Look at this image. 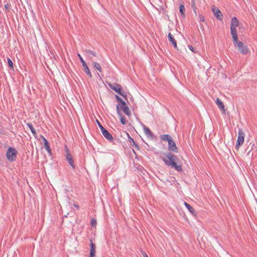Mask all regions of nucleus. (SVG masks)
<instances>
[{"mask_svg": "<svg viewBox=\"0 0 257 257\" xmlns=\"http://www.w3.org/2000/svg\"><path fill=\"white\" fill-rule=\"evenodd\" d=\"M102 135L109 142H112L113 139L112 135L105 128H103L101 130Z\"/></svg>", "mask_w": 257, "mask_h": 257, "instance_id": "obj_10", "label": "nucleus"}, {"mask_svg": "<svg viewBox=\"0 0 257 257\" xmlns=\"http://www.w3.org/2000/svg\"><path fill=\"white\" fill-rule=\"evenodd\" d=\"M44 148H45V149H46V150L47 149H48V150H49V148H50V146H49V142H48V143H46V144H44Z\"/></svg>", "mask_w": 257, "mask_h": 257, "instance_id": "obj_33", "label": "nucleus"}, {"mask_svg": "<svg viewBox=\"0 0 257 257\" xmlns=\"http://www.w3.org/2000/svg\"><path fill=\"white\" fill-rule=\"evenodd\" d=\"M127 134L128 136V142H130L131 145L132 147H134L136 150H140V146H139V145H138L136 143V142L134 141V140L132 138H131L128 134Z\"/></svg>", "mask_w": 257, "mask_h": 257, "instance_id": "obj_14", "label": "nucleus"}, {"mask_svg": "<svg viewBox=\"0 0 257 257\" xmlns=\"http://www.w3.org/2000/svg\"><path fill=\"white\" fill-rule=\"evenodd\" d=\"M108 86L110 88H111L112 89H113L115 92L118 93L121 95L124 96H126V95H124L123 93L121 91V87L120 85L115 83V84H111L108 83Z\"/></svg>", "mask_w": 257, "mask_h": 257, "instance_id": "obj_5", "label": "nucleus"}, {"mask_svg": "<svg viewBox=\"0 0 257 257\" xmlns=\"http://www.w3.org/2000/svg\"><path fill=\"white\" fill-rule=\"evenodd\" d=\"M90 257H94L95 255V244L93 243L92 238L90 239Z\"/></svg>", "mask_w": 257, "mask_h": 257, "instance_id": "obj_12", "label": "nucleus"}, {"mask_svg": "<svg viewBox=\"0 0 257 257\" xmlns=\"http://www.w3.org/2000/svg\"><path fill=\"white\" fill-rule=\"evenodd\" d=\"M17 154L18 152L16 149L10 147L6 153L7 158L9 161L13 162L16 160Z\"/></svg>", "mask_w": 257, "mask_h": 257, "instance_id": "obj_3", "label": "nucleus"}, {"mask_svg": "<svg viewBox=\"0 0 257 257\" xmlns=\"http://www.w3.org/2000/svg\"><path fill=\"white\" fill-rule=\"evenodd\" d=\"M188 47H189V49H190L191 51H192V52H195L194 51V47H193L192 46H191V45H189Z\"/></svg>", "mask_w": 257, "mask_h": 257, "instance_id": "obj_36", "label": "nucleus"}, {"mask_svg": "<svg viewBox=\"0 0 257 257\" xmlns=\"http://www.w3.org/2000/svg\"><path fill=\"white\" fill-rule=\"evenodd\" d=\"M142 254L143 255L144 257H149L144 251L142 252Z\"/></svg>", "mask_w": 257, "mask_h": 257, "instance_id": "obj_37", "label": "nucleus"}, {"mask_svg": "<svg viewBox=\"0 0 257 257\" xmlns=\"http://www.w3.org/2000/svg\"><path fill=\"white\" fill-rule=\"evenodd\" d=\"M161 139L163 141H167L168 142L172 140L171 136L167 134L161 135Z\"/></svg>", "mask_w": 257, "mask_h": 257, "instance_id": "obj_20", "label": "nucleus"}, {"mask_svg": "<svg viewBox=\"0 0 257 257\" xmlns=\"http://www.w3.org/2000/svg\"><path fill=\"white\" fill-rule=\"evenodd\" d=\"M216 103L221 111H224V106L222 101L218 98L216 99Z\"/></svg>", "mask_w": 257, "mask_h": 257, "instance_id": "obj_17", "label": "nucleus"}, {"mask_svg": "<svg viewBox=\"0 0 257 257\" xmlns=\"http://www.w3.org/2000/svg\"><path fill=\"white\" fill-rule=\"evenodd\" d=\"M27 126L29 127V128L30 129V130L31 131L33 128H34V127H33L32 124L30 122H27Z\"/></svg>", "mask_w": 257, "mask_h": 257, "instance_id": "obj_34", "label": "nucleus"}, {"mask_svg": "<svg viewBox=\"0 0 257 257\" xmlns=\"http://www.w3.org/2000/svg\"><path fill=\"white\" fill-rule=\"evenodd\" d=\"M128 117H130L132 113H125Z\"/></svg>", "mask_w": 257, "mask_h": 257, "instance_id": "obj_39", "label": "nucleus"}, {"mask_svg": "<svg viewBox=\"0 0 257 257\" xmlns=\"http://www.w3.org/2000/svg\"><path fill=\"white\" fill-rule=\"evenodd\" d=\"M179 11H180V12L182 15V16L184 18H185V7L183 5H180V8H179Z\"/></svg>", "mask_w": 257, "mask_h": 257, "instance_id": "obj_21", "label": "nucleus"}, {"mask_svg": "<svg viewBox=\"0 0 257 257\" xmlns=\"http://www.w3.org/2000/svg\"><path fill=\"white\" fill-rule=\"evenodd\" d=\"M184 205L193 215L196 216L195 209L191 205L186 202H184Z\"/></svg>", "mask_w": 257, "mask_h": 257, "instance_id": "obj_18", "label": "nucleus"}, {"mask_svg": "<svg viewBox=\"0 0 257 257\" xmlns=\"http://www.w3.org/2000/svg\"><path fill=\"white\" fill-rule=\"evenodd\" d=\"M165 156L162 158V160L166 165L171 166L179 172L183 171L179 160L176 155L171 152H168L165 154Z\"/></svg>", "mask_w": 257, "mask_h": 257, "instance_id": "obj_1", "label": "nucleus"}, {"mask_svg": "<svg viewBox=\"0 0 257 257\" xmlns=\"http://www.w3.org/2000/svg\"><path fill=\"white\" fill-rule=\"evenodd\" d=\"M96 122L97 123V124L98 125L99 127L100 128V130H101L102 128H104L102 125L100 123V122H99V121L96 118Z\"/></svg>", "mask_w": 257, "mask_h": 257, "instance_id": "obj_27", "label": "nucleus"}, {"mask_svg": "<svg viewBox=\"0 0 257 257\" xmlns=\"http://www.w3.org/2000/svg\"><path fill=\"white\" fill-rule=\"evenodd\" d=\"M65 151L66 152V155H68V154H71L66 145L65 146Z\"/></svg>", "mask_w": 257, "mask_h": 257, "instance_id": "obj_29", "label": "nucleus"}, {"mask_svg": "<svg viewBox=\"0 0 257 257\" xmlns=\"http://www.w3.org/2000/svg\"><path fill=\"white\" fill-rule=\"evenodd\" d=\"M144 130L145 135L147 136L148 138H150L152 140L154 139L155 136H154L152 131L149 127H147L145 125H144Z\"/></svg>", "mask_w": 257, "mask_h": 257, "instance_id": "obj_11", "label": "nucleus"}, {"mask_svg": "<svg viewBox=\"0 0 257 257\" xmlns=\"http://www.w3.org/2000/svg\"><path fill=\"white\" fill-rule=\"evenodd\" d=\"M5 7L6 8L8 9V7L7 6V5H5Z\"/></svg>", "mask_w": 257, "mask_h": 257, "instance_id": "obj_42", "label": "nucleus"}, {"mask_svg": "<svg viewBox=\"0 0 257 257\" xmlns=\"http://www.w3.org/2000/svg\"><path fill=\"white\" fill-rule=\"evenodd\" d=\"M245 134L241 128H238V137L236 143L235 148L238 150L241 146H242L244 142Z\"/></svg>", "mask_w": 257, "mask_h": 257, "instance_id": "obj_4", "label": "nucleus"}, {"mask_svg": "<svg viewBox=\"0 0 257 257\" xmlns=\"http://www.w3.org/2000/svg\"><path fill=\"white\" fill-rule=\"evenodd\" d=\"M120 117V120L122 124H125L126 123V120L124 115H122V113H118Z\"/></svg>", "mask_w": 257, "mask_h": 257, "instance_id": "obj_22", "label": "nucleus"}, {"mask_svg": "<svg viewBox=\"0 0 257 257\" xmlns=\"http://www.w3.org/2000/svg\"><path fill=\"white\" fill-rule=\"evenodd\" d=\"M199 20H200V21H201V22H204L205 21V18H204V17L202 15L199 14Z\"/></svg>", "mask_w": 257, "mask_h": 257, "instance_id": "obj_32", "label": "nucleus"}, {"mask_svg": "<svg viewBox=\"0 0 257 257\" xmlns=\"http://www.w3.org/2000/svg\"><path fill=\"white\" fill-rule=\"evenodd\" d=\"M168 39H169V41L172 43V44L173 45L174 47L175 48H177V45L176 41L175 40V39L173 37L172 35L170 33H169V34H168Z\"/></svg>", "mask_w": 257, "mask_h": 257, "instance_id": "obj_19", "label": "nucleus"}, {"mask_svg": "<svg viewBox=\"0 0 257 257\" xmlns=\"http://www.w3.org/2000/svg\"><path fill=\"white\" fill-rule=\"evenodd\" d=\"M7 60H8V63L9 66L11 68L13 69L14 65H13V62L12 61V60L9 58H8Z\"/></svg>", "mask_w": 257, "mask_h": 257, "instance_id": "obj_25", "label": "nucleus"}, {"mask_svg": "<svg viewBox=\"0 0 257 257\" xmlns=\"http://www.w3.org/2000/svg\"><path fill=\"white\" fill-rule=\"evenodd\" d=\"M192 7L193 9V11L195 13V14H196L197 13V12H196V6H195V1H193L192 2Z\"/></svg>", "mask_w": 257, "mask_h": 257, "instance_id": "obj_26", "label": "nucleus"}, {"mask_svg": "<svg viewBox=\"0 0 257 257\" xmlns=\"http://www.w3.org/2000/svg\"><path fill=\"white\" fill-rule=\"evenodd\" d=\"M238 25L239 21L238 19L235 17H233L231 19L230 27L236 28Z\"/></svg>", "mask_w": 257, "mask_h": 257, "instance_id": "obj_16", "label": "nucleus"}, {"mask_svg": "<svg viewBox=\"0 0 257 257\" xmlns=\"http://www.w3.org/2000/svg\"><path fill=\"white\" fill-rule=\"evenodd\" d=\"M94 67L97 69L100 72H102V69L100 64L97 62H94L93 63Z\"/></svg>", "mask_w": 257, "mask_h": 257, "instance_id": "obj_23", "label": "nucleus"}, {"mask_svg": "<svg viewBox=\"0 0 257 257\" xmlns=\"http://www.w3.org/2000/svg\"><path fill=\"white\" fill-rule=\"evenodd\" d=\"M116 98H117L118 99H119V100H121V99H120L119 97H118L117 96H116Z\"/></svg>", "mask_w": 257, "mask_h": 257, "instance_id": "obj_41", "label": "nucleus"}, {"mask_svg": "<svg viewBox=\"0 0 257 257\" xmlns=\"http://www.w3.org/2000/svg\"><path fill=\"white\" fill-rule=\"evenodd\" d=\"M66 159L68 162L69 165L71 166L73 169L75 168V165L74 162L73 158L71 154H68L66 155Z\"/></svg>", "mask_w": 257, "mask_h": 257, "instance_id": "obj_13", "label": "nucleus"}, {"mask_svg": "<svg viewBox=\"0 0 257 257\" xmlns=\"http://www.w3.org/2000/svg\"><path fill=\"white\" fill-rule=\"evenodd\" d=\"M85 52L86 53H87L88 54H89L90 55V56H96V53L92 50H89V49H86Z\"/></svg>", "mask_w": 257, "mask_h": 257, "instance_id": "obj_24", "label": "nucleus"}, {"mask_svg": "<svg viewBox=\"0 0 257 257\" xmlns=\"http://www.w3.org/2000/svg\"><path fill=\"white\" fill-rule=\"evenodd\" d=\"M31 131L32 133L33 134V136L35 138H37V133H36V131L35 129L34 128Z\"/></svg>", "mask_w": 257, "mask_h": 257, "instance_id": "obj_31", "label": "nucleus"}, {"mask_svg": "<svg viewBox=\"0 0 257 257\" xmlns=\"http://www.w3.org/2000/svg\"><path fill=\"white\" fill-rule=\"evenodd\" d=\"M78 57L79 58V59L80 60V61H81V62L82 63V65L83 67L84 68V71L87 73V74L89 76V77L90 78H91L92 77V75H91V73L90 72V71L88 67L87 66V65L85 63V61H84V60L82 58L81 56L79 54H78Z\"/></svg>", "mask_w": 257, "mask_h": 257, "instance_id": "obj_7", "label": "nucleus"}, {"mask_svg": "<svg viewBox=\"0 0 257 257\" xmlns=\"http://www.w3.org/2000/svg\"><path fill=\"white\" fill-rule=\"evenodd\" d=\"M46 151L50 154H52V152H51V149L50 148H49V149H47Z\"/></svg>", "mask_w": 257, "mask_h": 257, "instance_id": "obj_38", "label": "nucleus"}, {"mask_svg": "<svg viewBox=\"0 0 257 257\" xmlns=\"http://www.w3.org/2000/svg\"><path fill=\"white\" fill-rule=\"evenodd\" d=\"M233 44L239 53L242 55H246L249 52V49L243 42L239 41H233Z\"/></svg>", "mask_w": 257, "mask_h": 257, "instance_id": "obj_2", "label": "nucleus"}, {"mask_svg": "<svg viewBox=\"0 0 257 257\" xmlns=\"http://www.w3.org/2000/svg\"><path fill=\"white\" fill-rule=\"evenodd\" d=\"M96 220L92 218L91 220V224L92 226H94L96 225Z\"/></svg>", "mask_w": 257, "mask_h": 257, "instance_id": "obj_28", "label": "nucleus"}, {"mask_svg": "<svg viewBox=\"0 0 257 257\" xmlns=\"http://www.w3.org/2000/svg\"><path fill=\"white\" fill-rule=\"evenodd\" d=\"M136 117L137 119L139 120V118L137 117V116H136Z\"/></svg>", "mask_w": 257, "mask_h": 257, "instance_id": "obj_43", "label": "nucleus"}, {"mask_svg": "<svg viewBox=\"0 0 257 257\" xmlns=\"http://www.w3.org/2000/svg\"><path fill=\"white\" fill-rule=\"evenodd\" d=\"M168 150L170 151H172L174 153H177L178 152V148L176 146V145L174 141L170 140L168 142Z\"/></svg>", "mask_w": 257, "mask_h": 257, "instance_id": "obj_8", "label": "nucleus"}, {"mask_svg": "<svg viewBox=\"0 0 257 257\" xmlns=\"http://www.w3.org/2000/svg\"><path fill=\"white\" fill-rule=\"evenodd\" d=\"M65 151L66 152V155H68V154H71L66 145L65 146Z\"/></svg>", "mask_w": 257, "mask_h": 257, "instance_id": "obj_30", "label": "nucleus"}, {"mask_svg": "<svg viewBox=\"0 0 257 257\" xmlns=\"http://www.w3.org/2000/svg\"><path fill=\"white\" fill-rule=\"evenodd\" d=\"M74 206L76 207L77 208H79V206L78 205L74 204Z\"/></svg>", "mask_w": 257, "mask_h": 257, "instance_id": "obj_40", "label": "nucleus"}, {"mask_svg": "<svg viewBox=\"0 0 257 257\" xmlns=\"http://www.w3.org/2000/svg\"><path fill=\"white\" fill-rule=\"evenodd\" d=\"M118 111L122 110L123 112H128L129 108L125 102L123 101H120V103L117 106Z\"/></svg>", "mask_w": 257, "mask_h": 257, "instance_id": "obj_9", "label": "nucleus"}, {"mask_svg": "<svg viewBox=\"0 0 257 257\" xmlns=\"http://www.w3.org/2000/svg\"><path fill=\"white\" fill-rule=\"evenodd\" d=\"M212 11L213 12V13L214 15L216 17V18L219 20H222L223 15L221 12V11L219 10V9L213 6L212 8Z\"/></svg>", "mask_w": 257, "mask_h": 257, "instance_id": "obj_6", "label": "nucleus"}, {"mask_svg": "<svg viewBox=\"0 0 257 257\" xmlns=\"http://www.w3.org/2000/svg\"><path fill=\"white\" fill-rule=\"evenodd\" d=\"M231 34L232 35V40L233 41H236L238 39V36L237 34L236 28L230 27Z\"/></svg>", "mask_w": 257, "mask_h": 257, "instance_id": "obj_15", "label": "nucleus"}, {"mask_svg": "<svg viewBox=\"0 0 257 257\" xmlns=\"http://www.w3.org/2000/svg\"><path fill=\"white\" fill-rule=\"evenodd\" d=\"M41 138H42V141L44 142V144H46V143L48 142V141L46 140V139L44 136H43L42 135L41 136Z\"/></svg>", "mask_w": 257, "mask_h": 257, "instance_id": "obj_35", "label": "nucleus"}]
</instances>
